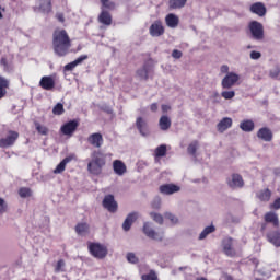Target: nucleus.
<instances>
[{"mask_svg":"<svg viewBox=\"0 0 280 280\" xmlns=\"http://www.w3.org/2000/svg\"><path fill=\"white\" fill-rule=\"evenodd\" d=\"M52 47L56 56H59L60 58L69 54V49H71V39L69 38L67 31L61 30L54 32Z\"/></svg>","mask_w":280,"mask_h":280,"instance_id":"nucleus-1","label":"nucleus"},{"mask_svg":"<svg viewBox=\"0 0 280 280\" xmlns=\"http://www.w3.org/2000/svg\"><path fill=\"white\" fill-rule=\"evenodd\" d=\"M89 250L96 259H105L106 255H108V247L100 243H90Z\"/></svg>","mask_w":280,"mask_h":280,"instance_id":"nucleus-2","label":"nucleus"},{"mask_svg":"<svg viewBox=\"0 0 280 280\" xmlns=\"http://www.w3.org/2000/svg\"><path fill=\"white\" fill-rule=\"evenodd\" d=\"M142 231L149 240H154L155 242H163L164 234L163 232H156L152 225H150V222H144Z\"/></svg>","mask_w":280,"mask_h":280,"instance_id":"nucleus-3","label":"nucleus"},{"mask_svg":"<svg viewBox=\"0 0 280 280\" xmlns=\"http://www.w3.org/2000/svg\"><path fill=\"white\" fill-rule=\"evenodd\" d=\"M252 38L254 40H264V24L253 21L248 25Z\"/></svg>","mask_w":280,"mask_h":280,"instance_id":"nucleus-4","label":"nucleus"},{"mask_svg":"<svg viewBox=\"0 0 280 280\" xmlns=\"http://www.w3.org/2000/svg\"><path fill=\"white\" fill-rule=\"evenodd\" d=\"M149 34L152 38H160L165 34V26H163V22L161 20L154 21L149 27Z\"/></svg>","mask_w":280,"mask_h":280,"instance_id":"nucleus-5","label":"nucleus"},{"mask_svg":"<svg viewBox=\"0 0 280 280\" xmlns=\"http://www.w3.org/2000/svg\"><path fill=\"white\" fill-rule=\"evenodd\" d=\"M226 184L231 189H242L244 187V178L242 175L234 173L226 178Z\"/></svg>","mask_w":280,"mask_h":280,"instance_id":"nucleus-6","label":"nucleus"},{"mask_svg":"<svg viewBox=\"0 0 280 280\" xmlns=\"http://www.w3.org/2000/svg\"><path fill=\"white\" fill-rule=\"evenodd\" d=\"M19 139V132L10 130L5 138L0 139V148H12Z\"/></svg>","mask_w":280,"mask_h":280,"instance_id":"nucleus-7","label":"nucleus"},{"mask_svg":"<svg viewBox=\"0 0 280 280\" xmlns=\"http://www.w3.org/2000/svg\"><path fill=\"white\" fill-rule=\"evenodd\" d=\"M240 81V74L235 72H229L221 81L222 89H232L235 83Z\"/></svg>","mask_w":280,"mask_h":280,"instance_id":"nucleus-8","label":"nucleus"},{"mask_svg":"<svg viewBox=\"0 0 280 280\" xmlns=\"http://www.w3.org/2000/svg\"><path fill=\"white\" fill-rule=\"evenodd\" d=\"M78 120H70L66 124H63L60 128L62 135H65L66 137H73V132H75V130H78Z\"/></svg>","mask_w":280,"mask_h":280,"instance_id":"nucleus-9","label":"nucleus"},{"mask_svg":"<svg viewBox=\"0 0 280 280\" xmlns=\"http://www.w3.org/2000/svg\"><path fill=\"white\" fill-rule=\"evenodd\" d=\"M103 207L104 209H107L109 213H116L118 206H117V201H115V196L106 195L103 199Z\"/></svg>","mask_w":280,"mask_h":280,"instance_id":"nucleus-10","label":"nucleus"},{"mask_svg":"<svg viewBox=\"0 0 280 280\" xmlns=\"http://www.w3.org/2000/svg\"><path fill=\"white\" fill-rule=\"evenodd\" d=\"M159 191L164 196H172V194H178L180 191V186L176 184H163L159 187Z\"/></svg>","mask_w":280,"mask_h":280,"instance_id":"nucleus-11","label":"nucleus"},{"mask_svg":"<svg viewBox=\"0 0 280 280\" xmlns=\"http://www.w3.org/2000/svg\"><path fill=\"white\" fill-rule=\"evenodd\" d=\"M136 128L142 137H150V129L148 128V121L143 117H138L136 119Z\"/></svg>","mask_w":280,"mask_h":280,"instance_id":"nucleus-12","label":"nucleus"},{"mask_svg":"<svg viewBox=\"0 0 280 280\" xmlns=\"http://www.w3.org/2000/svg\"><path fill=\"white\" fill-rule=\"evenodd\" d=\"M75 154H70L66 156L54 170V174H62L65 170H67V164L71 163V161H75Z\"/></svg>","mask_w":280,"mask_h":280,"instance_id":"nucleus-13","label":"nucleus"},{"mask_svg":"<svg viewBox=\"0 0 280 280\" xmlns=\"http://www.w3.org/2000/svg\"><path fill=\"white\" fill-rule=\"evenodd\" d=\"M39 86L44 89V91H54L56 81L52 77L46 75L40 79Z\"/></svg>","mask_w":280,"mask_h":280,"instance_id":"nucleus-14","label":"nucleus"},{"mask_svg":"<svg viewBox=\"0 0 280 280\" xmlns=\"http://www.w3.org/2000/svg\"><path fill=\"white\" fill-rule=\"evenodd\" d=\"M223 253L228 255V257H235V249L233 248V238L228 237L222 242Z\"/></svg>","mask_w":280,"mask_h":280,"instance_id":"nucleus-15","label":"nucleus"},{"mask_svg":"<svg viewBox=\"0 0 280 280\" xmlns=\"http://www.w3.org/2000/svg\"><path fill=\"white\" fill-rule=\"evenodd\" d=\"M88 142L90 145H93L94 148H102V145L104 143V138L102 137V133H100V132L92 133L88 138Z\"/></svg>","mask_w":280,"mask_h":280,"instance_id":"nucleus-16","label":"nucleus"},{"mask_svg":"<svg viewBox=\"0 0 280 280\" xmlns=\"http://www.w3.org/2000/svg\"><path fill=\"white\" fill-rule=\"evenodd\" d=\"M139 218V213L131 212L127 215L122 223V230L128 232L132 228V224H135L136 220Z\"/></svg>","mask_w":280,"mask_h":280,"instance_id":"nucleus-17","label":"nucleus"},{"mask_svg":"<svg viewBox=\"0 0 280 280\" xmlns=\"http://www.w3.org/2000/svg\"><path fill=\"white\" fill-rule=\"evenodd\" d=\"M264 220L267 224H272L275 229H279V214L269 211L265 214Z\"/></svg>","mask_w":280,"mask_h":280,"instance_id":"nucleus-18","label":"nucleus"},{"mask_svg":"<svg viewBox=\"0 0 280 280\" xmlns=\"http://www.w3.org/2000/svg\"><path fill=\"white\" fill-rule=\"evenodd\" d=\"M267 240H268V242H270V244L276 246V248H279L280 247V231L275 230V231L268 232Z\"/></svg>","mask_w":280,"mask_h":280,"instance_id":"nucleus-19","label":"nucleus"},{"mask_svg":"<svg viewBox=\"0 0 280 280\" xmlns=\"http://www.w3.org/2000/svg\"><path fill=\"white\" fill-rule=\"evenodd\" d=\"M257 137L261 141L270 142L272 141V131L268 127H262L258 130Z\"/></svg>","mask_w":280,"mask_h":280,"instance_id":"nucleus-20","label":"nucleus"},{"mask_svg":"<svg viewBox=\"0 0 280 280\" xmlns=\"http://www.w3.org/2000/svg\"><path fill=\"white\" fill-rule=\"evenodd\" d=\"M250 12L257 14V16H266V5L262 2H256L250 5Z\"/></svg>","mask_w":280,"mask_h":280,"instance_id":"nucleus-21","label":"nucleus"},{"mask_svg":"<svg viewBox=\"0 0 280 280\" xmlns=\"http://www.w3.org/2000/svg\"><path fill=\"white\" fill-rule=\"evenodd\" d=\"M231 126H233V119L229 117H224L218 122L217 128L219 132H224L229 130Z\"/></svg>","mask_w":280,"mask_h":280,"instance_id":"nucleus-22","label":"nucleus"},{"mask_svg":"<svg viewBox=\"0 0 280 280\" xmlns=\"http://www.w3.org/2000/svg\"><path fill=\"white\" fill-rule=\"evenodd\" d=\"M91 158V161L93 163H96V165H106V158L104 156V153H102V151H93Z\"/></svg>","mask_w":280,"mask_h":280,"instance_id":"nucleus-23","label":"nucleus"},{"mask_svg":"<svg viewBox=\"0 0 280 280\" xmlns=\"http://www.w3.org/2000/svg\"><path fill=\"white\" fill-rule=\"evenodd\" d=\"M113 167H114V172L115 174H117V176H124L126 174V164L124 162H121V160H115L113 162Z\"/></svg>","mask_w":280,"mask_h":280,"instance_id":"nucleus-24","label":"nucleus"},{"mask_svg":"<svg viewBox=\"0 0 280 280\" xmlns=\"http://www.w3.org/2000/svg\"><path fill=\"white\" fill-rule=\"evenodd\" d=\"M103 167L104 165L90 161L88 164V172H90V174H93L94 176H100V174H102Z\"/></svg>","mask_w":280,"mask_h":280,"instance_id":"nucleus-25","label":"nucleus"},{"mask_svg":"<svg viewBox=\"0 0 280 280\" xmlns=\"http://www.w3.org/2000/svg\"><path fill=\"white\" fill-rule=\"evenodd\" d=\"M165 23L167 27H171V30H175V27H178V23H179L178 16L176 14L170 13L165 18Z\"/></svg>","mask_w":280,"mask_h":280,"instance_id":"nucleus-26","label":"nucleus"},{"mask_svg":"<svg viewBox=\"0 0 280 280\" xmlns=\"http://www.w3.org/2000/svg\"><path fill=\"white\" fill-rule=\"evenodd\" d=\"M91 230V226L86 222L78 223L74 228V231L78 235H81L82 237L84 235H88L89 231Z\"/></svg>","mask_w":280,"mask_h":280,"instance_id":"nucleus-27","label":"nucleus"},{"mask_svg":"<svg viewBox=\"0 0 280 280\" xmlns=\"http://www.w3.org/2000/svg\"><path fill=\"white\" fill-rule=\"evenodd\" d=\"M160 130H170L172 128V119L168 116H161L159 120Z\"/></svg>","mask_w":280,"mask_h":280,"instance_id":"nucleus-28","label":"nucleus"},{"mask_svg":"<svg viewBox=\"0 0 280 280\" xmlns=\"http://www.w3.org/2000/svg\"><path fill=\"white\" fill-rule=\"evenodd\" d=\"M240 128L243 130V132H253L255 130V122L249 119L243 120L240 124Z\"/></svg>","mask_w":280,"mask_h":280,"instance_id":"nucleus-29","label":"nucleus"},{"mask_svg":"<svg viewBox=\"0 0 280 280\" xmlns=\"http://www.w3.org/2000/svg\"><path fill=\"white\" fill-rule=\"evenodd\" d=\"M242 222V218L233 214V213H228L224 218V224H228L231 226V224H240Z\"/></svg>","mask_w":280,"mask_h":280,"instance_id":"nucleus-30","label":"nucleus"},{"mask_svg":"<svg viewBox=\"0 0 280 280\" xmlns=\"http://www.w3.org/2000/svg\"><path fill=\"white\" fill-rule=\"evenodd\" d=\"M184 5H187V0H168L170 10H180Z\"/></svg>","mask_w":280,"mask_h":280,"instance_id":"nucleus-31","label":"nucleus"},{"mask_svg":"<svg viewBox=\"0 0 280 280\" xmlns=\"http://www.w3.org/2000/svg\"><path fill=\"white\" fill-rule=\"evenodd\" d=\"M98 21L103 25H112L113 16H110V13H108L107 11H103V12H101V14L98 16Z\"/></svg>","mask_w":280,"mask_h":280,"instance_id":"nucleus-32","label":"nucleus"},{"mask_svg":"<svg viewBox=\"0 0 280 280\" xmlns=\"http://www.w3.org/2000/svg\"><path fill=\"white\" fill-rule=\"evenodd\" d=\"M39 11L49 14L51 12V0H39Z\"/></svg>","mask_w":280,"mask_h":280,"instance_id":"nucleus-33","label":"nucleus"},{"mask_svg":"<svg viewBox=\"0 0 280 280\" xmlns=\"http://www.w3.org/2000/svg\"><path fill=\"white\" fill-rule=\"evenodd\" d=\"M272 196V191H270V189H262L260 191H258L257 194V198L260 199L261 202H268V200H270Z\"/></svg>","mask_w":280,"mask_h":280,"instance_id":"nucleus-34","label":"nucleus"},{"mask_svg":"<svg viewBox=\"0 0 280 280\" xmlns=\"http://www.w3.org/2000/svg\"><path fill=\"white\" fill-rule=\"evenodd\" d=\"M211 233H215V225H208L206 226L202 232L199 234L198 240H207L208 235H211Z\"/></svg>","mask_w":280,"mask_h":280,"instance_id":"nucleus-35","label":"nucleus"},{"mask_svg":"<svg viewBox=\"0 0 280 280\" xmlns=\"http://www.w3.org/2000/svg\"><path fill=\"white\" fill-rule=\"evenodd\" d=\"M155 158L161 159L167 154V145L161 144L154 151Z\"/></svg>","mask_w":280,"mask_h":280,"instance_id":"nucleus-36","label":"nucleus"},{"mask_svg":"<svg viewBox=\"0 0 280 280\" xmlns=\"http://www.w3.org/2000/svg\"><path fill=\"white\" fill-rule=\"evenodd\" d=\"M136 73L140 80H148L149 78L148 65H144L142 68L138 69Z\"/></svg>","mask_w":280,"mask_h":280,"instance_id":"nucleus-37","label":"nucleus"},{"mask_svg":"<svg viewBox=\"0 0 280 280\" xmlns=\"http://www.w3.org/2000/svg\"><path fill=\"white\" fill-rule=\"evenodd\" d=\"M65 114V105L62 103H57L52 108V115H63Z\"/></svg>","mask_w":280,"mask_h":280,"instance_id":"nucleus-38","label":"nucleus"},{"mask_svg":"<svg viewBox=\"0 0 280 280\" xmlns=\"http://www.w3.org/2000/svg\"><path fill=\"white\" fill-rule=\"evenodd\" d=\"M19 196L20 198H30V196H32V189L27 187H22L19 190Z\"/></svg>","mask_w":280,"mask_h":280,"instance_id":"nucleus-39","label":"nucleus"},{"mask_svg":"<svg viewBox=\"0 0 280 280\" xmlns=\"http://www.w3.org/2000/svg\"><path fill=\"white\" fill-rule=\"evenodd\" d=\"M142 280H159V276H156V271L151 270L149 273H144L141 277Z\"/></svg>","mask_w":280,"mask_h":280,"instance_id":"nucleus-40","label":"nucleus"},{"mask_svg":"<svg viewBox=\"0 0 280 280\" xmlns=\"http://www.w3.org/2000/svg\"><path fill=\"white\" fill-rule=\"evenodd\" d=\"M197 150H198V141H194L187 148V152L188 154H191V156H196Z\"/></svg>","mask_w":280,"mask_h":280,"instance_id":"nucleus-41","label":"nucleus"},{"mask_svg":"<svg viewBox=\"0 0 280 280\" xmlns=\"http://www.w3.org/2000/svg\"><path fill=\"white\" fill-rule=\"evenodd\" d=\"M35 128L39 135H49V129H47V127L40 125L39 122H35Z\"/></svg>","mask_w":280,"mask_h":280,"instance_id":"nucleus-42","label":"nucleus"},{"mask_svg":"<svg viewBox=\"0 0 280 280\" xmlns=\"http://www.w3.org/2000/svg\"><path fill=\"white\" fill-rule=\"evenodd\" d=\"M150 217L152 218V220H154V222H156L158 224H163V215L161 213H156V212H151Z\"/></svg>","mask_w":280,"mask_h":280,"instance_id":"nucleus-43","label":"nucleus"},{"mask_svg":"<svg viewBox=\"0 0 280 280\" xmlns=\"http://www.w3.org/2000/svg\"><path fill=\"white\" fill-rule=\"evenodd\" d=\"M279 75H280V68L278 66L269 71V78H272V80H277Z\"/></svg>","mask_w":280,"mask_h":280,"instance_id":"nucleus-44","label":"nucleus"},{"mask_svg":"<svg viewBox=\"0 0 280 280\" xmlns=\"http://www.w3.org/2000/svg\"><path fill=\"white\" fill-rule=\"evenodd\" d=\"M164 218H165L166 220H170V222H172L173 224H178V217L174 215V214L171 213V212H166V213L164 214Z\"/></svg>","mask_w":280,"mask_h":280,"instance_id":"nucleus-45","label":"nucleus"},{"mask_svg":"<svg viewBox=\"0 0 280 280\" xmlns=\"http://www.w3.org/2000/svg\"><path fill=\"white\" fill-rule=\"evenodd\" d=\"M0 65H1V67H3L4 71L12 70V65H10V62H8V59L5 57H2V59L0 60Z\"/></svg>","mask_w":280,"mask_h":280,"instance_id":"nucleus-46","label":"nucleus"},{"mask_svg":"<svg viewBox=\"0 0 280 280\" xmlns=\"http://www.w3.org/2000/svg\"><path fill=\"white\" fill-rule=\"evenodd\" d=\"M101 3L106 10H115V2H110V0H101Z\"/></svg>","mask_w":280,"mask_h":280,"instance_id":"nucleus-47","label":"nucleus"},{"mask_svg":"<svg viewBox=\"0 0 280 280\" xmlns=\"http://www.w3.org/2000/svg\"><path fill=\"white\" fill-rule=\"evenodd\" d=\"M65 260L60 259L57 261V265L55 267V272H65Z\"/></svg>","mask_w":280,"mask_h":280,"instance_id":"nucleus-48","label":"nucleus"},{"mask_svg":"<svg viewBox=\"0 0 280 280\" xmlns=\"http://www.w3.org/2000/svg\"><path fill=\"white\" fill-rule=\"evenodd\" d=\"M221 96L224 98V100H233V97H235V91H223L221 93Z\"/></svg>","mask_w":280,"mask_h":280,"instance_id":"nucleus-49","label":"nucleus"},{"mask_svg":"<svg viewBox=\"0 0 280 280\" xmlns=\"http://www.w3.org/2000/svg\"><path fill=\"white\" fill-rule=\"evenodd\" d=\"M127 260L129 261V264H139V258L137 257V255H135V253H128Z\"/></svg>","mask_w":280,"mask_h":280,"instance_id":"nucleus-50","label":"nucleus"},{"mask_svg":"<svg viewBox=\"0 0 280 280\" xmlns=\"http://www.w3.org/2000/svg\"><path fill=\"white\" fill-rule=\"evenodd\" d=\"M10 86V81L0 75V89H8Z\"/></svg>","mask_w":280,"mask_h":280,"instance_id":"nucleus-51","label":"nucleus"},{"mask_svg":"<svg viewBox=\"0 0 280 280\" xmlns=\"http://www.w3.org/2000/svg\"><path fill=\"white\" fill-rule=\"evenodd\" d=\"M5 211H8V203L0 197V213H5Z\"/></svg>","mask_w":280,"mask_h":280,"instance_id":"nucleus-52","label":"nucleus"},{"mask_svg":"<svg viewBox=\"0 0 280 280\" xmlns=\"http://www.w3.org/2000/svg\"><path fill=\"white\" fill-rule=\"evenodd\" d=\"M152 209H161V199L160 197H155L151 203Z\"/></svg>","mask_w":280,"mask_h":280,"instance_id":"nucleus-53","label":"nucleus"},{"mask_svg":"<svg viewBox=\"0 0 280 280\" xmlns=\"http://www.w3.org/2000/svg\"><path fill=\"white\" fill-rule=\"evenodd\" d=\"M210 100H212L214 104H219L220 103V93H218L217 91L212 92Z\"/></svg>","mask_w":280,"mask_h":280,"instance_id":"nucleus-54","label":"nucleus"},{"mask_svg":"<svg viewBox=\"0 0 280 280\" xmlns=\"http://www.w3.org/2000/svg\"><path fill=\"white\" fill-rule=\"evenodd\" d=\"M270 209L279 211L280 209V197H278L272 203H270Z\"/></svg>","mask_w":280,"mask_h":280,"instance_id":"nucleus-55","label":"nucleus"},{"mask_svg":"<svg viewBox=\"0 0 280 280\" xmlns=\"http://www.w3.org/2000/svg\"><path fill=\"white\" fill-rule=\"evenodd\" d=\"M249 58L252 60H259V58H261V52L253 50L249 55Z\"/></svg>","mask_w":280,"mask_h":280,"instance_id":"nucleus-56","label":"nucleus"},{"mask_svg":"<svg viewBox=\"0 0 280 280\" xmlns=\"http://www.w3.org/2000/svg\"><path fill=\"white\" fill-rule=\"evenodd\" d=\"M83 60H89V55H82V56L78 57V58L74 60V63H75L77 67H78V65H82V61H83Z\"/></svg>","mask_w":280,"mask_h":280,"instance_id":"nucleus-57","label":"nucleus"},{"mask_svg":"<svg viewBox=\"0 0 280 280\" xmlns=\"http://www.w3.org/2000/svg\"><path fill=\"white\" fill-rule=\"evenodd\" d=\"M173 58H175L176 60L183 58V51L178 50V49H174L172 52Z\"/></svg>","mask_w":280,"mask_h":280,"instance_id":"nucleus-58","label":"nucleus"},{"mask_svg":"<svg viewBox=\"0 0 280 280\" xmlns=\"http://www.w3.org/2000/svg\"><path fill=\"white\" fill-rule=\"evenodd\" d=\"M77 67H78L77 63H74V61H72L65 66V71H73V69H75Z\"/></svg>","mask_w":280,"mask_h":280,"instance_id":"nucleus-59","label":"nucleus"},{"mask_svg":"<svg viewBox=\"0 0 280 280\" xmlns=\"http://www.w3.org/2000/svg\"><path fill=\"white\" fill-rule=\"evenodd\" d=\"M101 110H104L105 113H108V115L113 114V108H110L107 105L102 106Z\"/></svg>","mask_w":280,"mask_h":280,"instance_id":"nucleus-60","label":"nucleus"},{"mask_svg":"<svg viewBox=\"0 0 280 280\" xmlns=\"http://www.w3.org/2000/svg\"><path fill=\"white\" fill-rule=\"evenodd\" d=\"M150 110H151L152 113H156V110H159V104H158V103L151 104Z\"/></svg>","mask_w":280,"mask_h":280,"instance_id":"nucleus-61","label":"nucleus"},{"mask_svg":"<svg viewBox=\"0 0 280 280\" xmlns=\"http://www.w3.org/2000/svg\"><path fill=\"white\" fill-rule=\"evenodd\" d=\"M8 91L5 90V88H0V100H2V97H5Z\"/></svg>","mask_w":280,"mask_h":280,"instance_id":"nucleus-62","label":"nucleus"},{"mask_svg":"<svg viewBox=\"0 0 280 280\" xmlns=\"http://www.w3.org/2000/svg\"><path fill=\"white\" fill-rule=\"evenodd\" d=\"M161 108H162V112H164V113H167V110H172V106L165 105V104L162 105Z\"/></svg>","mask_w":280,"mask_h":280,"instance_id":"nucleus-63","label":"nucleus"},{"mask_svg":"<svg viewBox=\"0 0 280 280\" xmlns=\"http://www.w3.org/2000/svg\"><path fill=\"white\" fill-rule=\"evenodd\" d=\"M57 19L60 23H65V15L62 13H58Z\"/></svg>","mask_w":280,"mask_h":280,"instance_id":"nucleus-64","label":"nucleus"}]
</instances>
